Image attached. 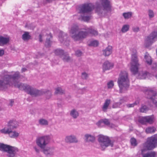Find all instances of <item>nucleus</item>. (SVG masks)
<instances>
[{
    "instance_id": "48",
    "label": "nucleus",
    "mask_w": 157,
    "mask_h": 157,
    "mask_svg": "<svg viewBox=\"0 0 157 157\" xmlns=\"http://www.w3.org/2000/svg\"><path fill=\"white\" fill-rule=\"evenodd\" d=\"M90 16H82V20L84 21H87L90 19Z\"/></svg>"
},
{
    "instance_id": "12",
    "label": "nucleus",
    "mask_w": 157,
    "mask_h": 157,
    "mask_svg": "<svg viewBox=\"0 0 157 157\" xmlns=\"http://www.w3.org/2000/svg\"><path fill=\"white\" fill-rule=\"evenodd\" d=\"M13 129H6L4 128L0 130V132L4 134H8L9 136L12 138H17L19 136V133L15 131H13Z\"/></svg>"
},
{
    "instance_id": "59",
    "label": "nucleus",
    "mask_w": 157,
    "mask_h": 157,
    "mask_svg": "<svg viewBox=\"0 0 157 157\" xmlns=\"http://www.w3.org/2000/svg\"><path fill=\"white\" fill-rule=\"evenodd\" d=\"M14 101L12 99L10 100L9 105L11 106H12L14 103Z\"/></svg>"
},
{
    "instance_id": "20",
    "label": "nucleus",
    "mask_w": 157,
    "mask_h": 157,
    "mask_svg": "<svg viewBox=\"0 0 157 157\" xmlns=\"http://www.w3.org/2000/svg\"><path fill=\"white\" fill-rule=\"evenodd\" d=\"M113 66V63L109 62V61H105L102 65L103 71L109 70L112 69Z\"/></svg>"
},
{
    "instance_id": "36",
    "label": "nucleus",
    "mask_w": 157,
    "mask_h": 157,
    "mask_svg": "<svg viewBox=\"0 0 157 157\" xmlns=\"http://www.w3.org/2000/svg\"><path fill=\"white\" fill-rule=\"evenodd\" d=\"M98 123H100V124L104 123L107 125H109L110 124V123L109 120L107 119H104L101 120L99 121Z\"/></svg>"
},
{
    "instance_id": "14",
    "label": "nucleus",
    "mask_w": 157,
    "mask_h": 157,
    "mask_svg": "<svg viewBox=\"0 0 157 157\" xmlns=\"http://www.w3.org/2000/svg\"><path fill=\"white\" fill-rule=\"evenodd\" d=\"M101 5L104 9L108 12H111L112 11V5L110 0H100Z\"/></svg>"
},
{
    "instance_id": "1",
    "label": "nucleus",
    "mask_w": 157,
    "mask_h": 157,
    "mask_svg": "<svg viewBox=\"0 0 157 157\" xmlns=\"http://www.w3.org/2000/svg\"><path fill=\"white\" fill-rule=\"evenodd\" d=\"M157 146V135H155L147 139V141L144 144V148L141 150V155L143 157H155L156 153L154 151L144 152L145 150H151Z\"/></svg>"
},
{
    "instance_id": "2",
    "label": "nucleus",
    "mask_w": 157,
    "mask_h": 157,
    "mask_svg": "<svg viewBox=\"0 0 157 157\" xmlns=\"http://www.w3.org/2000/svg\"><path fill=\"white\" fill-rule=\"evenodd\" d=\"M21 75L18 71L15 72L13 75H5L2 78L3 80H0V89L3 90L7 87L8 85H14L15 82L20 78Z\"/></svg>"
},
{
    "instance_id": "8",
    "label": "nucleus",
    "mask_w": 157,
    "mask_h": 157,
    "mask_svg": "<svg viewBox=\"0 0 157 157\" xmlns=\"http://www.w3.org/2000/svg\"><path fill=\"white\" fill-rule=\"evenodd\" d=\"M50 139V138L49 136L38 137L36 140V144L41 149H44L49 142Z\"/></svg>"
},
{
    "instance_id": "16",
    "label": "nucleus",
    "mask_w": 157,
    "mask_h": 157,
    "mask_svg": "<svg viewBox=\"0 0 157 157\" xmlns=\"http://www.w3.org/2000/svg\"><path fill=\"white\" fill-rule=\"evenodd\" d=\"M145 94L146 95L147 98L151 100L155 98V97L157 95V93L156 92L152 89L147 90L145 92Z\"/></svg>"
},
{
    "instance_id": "19",
    "label": "nucleus",
    "mask_w": 157,
    "mask_h": 157,
    "mask_svg": "<svg viewBox=\"0 0 157 157\" xmlns=\"http://www.w3.org/2000/svg\"><path fill=\"white\" fill-rule=\"evenodd\" d=\"M65 141L67 143H77L78 140L76 137L74 135L68 136L66 137L65 139Z\"/></svg>"
},
{
    "instance_id": "46",
    "label": "nucleus",
    "mask_w": 157,
    "mask_h": 157,
    "mask_svg": "<svg viewBox=\"0 0 157 157\" xmlns=\"http://www.w3.org/2000/svg\"><path fill=\"white\" fill-rule=\"evenodd\" d=\"M132 146H136L137 145L136 141V139L134 138H132L130 140Z\"/></svg>"
},
{
    "instance_id": "47",
    "label": "nucleus",
    "mask_w": 157,
    "mask_h": 157,
    "mask_svg": "<svg viewBox=\"0 0 157 157\" xmlns=\"http://www.w3.org/2000/svg\"><path fill=\"white\" fill-rule=\"evenodd\" d=\"M139 103V102L138 101H136L133 103L127 104L126 106L128 108L132 107H133L135 105L138 104Z\"/></svg>"
},
{
    "instance_id": "38",
    "label": "nucleus",
    "mask_w": 157,
    "mask_h": 157,
    "mask_svg": "<svg viewBox=\"0 0 157 157\" xmlns=\"http://www.w3.org/2000/svg\"><path fill=\"white\" fill-rule=\"evenodd\" d=\"M146 123H148L149 124H152L153 122V118L151 116H148L146 117Z\"/></svg>"
},
{
    "instance_id": "61",
    "label": "nucleus",
    "mask_w": 157,
    "mask_h": 157,
    "mask_svg": "<svg viewBox=\"0 0 157 157\" xmlns=\"http://www.w3.org/2000/svg\"><path fill=\"white\" fill-rule=\"evenodd\" d=\"M27 70V69L26 68H22V69L21 70V71L22 72H23Z\"/></svg>"
},
{
    "instance_id": "32",
    "label": "nucleus",
    "mask_w": 157,
    "mask_h": 157,
    "mask_svg": "<svg viewBox=\"0 0 157 157\" xmlns=\"http://www.w3.org/2000/svg\"><path fill=\"white\" fill-rule=\"evenodd\" d=\"M156 130V128L154 127H148L146 128L145 132L147 133H152L154 132Z\"/></svg>"
},
{
    "instance_id": "6",
    "label": "nucleus",
    "mask_w": 157,
    "mask_h": 157,
    "mask_svg": "<svg viewBox=\"0 0 157 157\" xmlns=\"http://www.w3.org/2000/svg\"><path fill=\"white\" fill-rule=\"evenodd\" d=\"M98 141L102 150H104L106 147L109 146L113 147V142L108 137L102 135L98 136Z\"/></svg>"
},
{
    "instance_id": "56",
    "label": "nucleus",
    "mask_w": 157,
    "mask_h": 157,
    "mask_svg": "<svg viewBox=\"0 0 157 157\" xmlns=\"http://www.w3.org/2000/svg\"><path fill=\"white\" fill-rule=\"evenodd\" d=\"M132 30L134 32H137L139 30V28L138 27H133L132 28Z\"/></svg>"
},
{
    "instance_id": "23",
    "label": "nucleus",
    "mask_w": 157,
    "mask_h": 157,
    "mask_svg": "<svg viewBox=\"0 0 157 157\" xmlns=\"http://www.w3.org/2000/svg\"><path fill=\"white\" fill-rule=\"evenodd\" d=\"M79 30V28L78 26L75 25H73L70 30V33L72 34H76V33Z\"/></svg>"
},
{
    "instance_id": "30",
    "label": "nucleus",
    "mask_w": 157,
    "mask_h": 157,
    "mask_svg": "<svg viewBox=\"0 0 157 157\" xmlns=\"http://www.w3.org/2000/svg\"><path fill=\"white\" fill-rule=\"evenodd\" d=\"M64 51L62 49L58 48L55 49L54 51V53L56 56H59L60 57L64 53Z\"/></svg>"
},
{
    "instance_id": "10",
    "label": "nucleus",
    "mask_w": 157,
    "mask_h": 157,
    "mask_svg": "<svg viewBox=\"0 0 157 157\" xmlns=\"http://www.w3.org/2000/svg\"><path fill=\"white\" fill-rule=\"evenodd\" d=\"M26 92L31 95L36 97L43 95L45 93L44 91L38 90L30 86L26 91Z\"/></svg>"
},
{
    "instance_id": "17",
    "label": "nucleus",
    "mask_w": 157,
    "mask_h": 157,
    "mask_svg": "<svg viewBox=\"0 0 157 157\" xmlns=\"http://www.w3.org/2000/svg\"><path fill=\"white\" fill-rule=\"evenodd\" d=\"M42 151L47 156L51 157L54 155V148L53 147H48L43 149Z\"/></svg>"
},
{
    "instance_id": "13",
    "label": "nucleus",
    "mask_w": 157,
    "mask_h": 157,
    "mask_svg": "<svg viewBox=\"0 0 157 157\" xmlns=\"http://www.w3.org/2000/svg\"><path fill=\"white\" fill-rule=\"evenodd\" d=\"M59 40L63 44L68 46L69 45V41L68 39L67 35L63 32H60L59 36Z\"/></svg>"
},
{
    "instance_id": "31",
    "label": "nucleus",
    "mask_w": 157,
    "mask_h": 157,
    "mask_svg": "<svg viewBox=\"0 0 157 157\" xmlns=\"http://www.w3.org/2000/svg\"><path fill=\"white\" fill-rule=\"evenodd\" d=\"M70 115L74 118L76 119L78 116V112L75 109H73L71 111Z\"/></svg>"
},
{
    "instance_id": "58",
    "label": "nucleus",
    "mask_w": 157,
    "mask_h": 157,
    "mask_svg": "<svg viewBox=\"0 0 157 157\" xmlns=\"http://www.w3.org/2000/svg\"><path fill=\"white\" fill-rule=\"evenodd\" d=\"M155 98H154L152 100V101L153 102V103L155 104V105L157 106V101L155 99Z\"/></svg>"
},
{
    "instance_id": "11",
    "label": "nucleus",
    "mask_w": 157,
    "mask_h": 157,
    "mask_svg": "<svg viewBox=\"0 0 157 157\" xmlns=\"http://www.w3.org/2000/svg\"><path fill=\"white\" fill-rule=\"evenodd\" d=\"M88 36V33L86 30L80 31L77 34L72 36L71 37L75 41H78L85 38Z\"/></svg>"
},
{
    "instance_id": "24",
    "label": "nucleus",
    "mask_w": 157,
    "mask_h": 157,
    "mask_svg": "<svg viewBox=\"0 0 157 157\" xmlns=\"http://www.w3.org/2000/svg\"><path fill=\"white\" fill-rule=\"evenodd\" d=\"M144 59L145 62L149 65H151L152 63V60L149 54L146 52L144 56Z\"/></svg>"
},
{
    "instance_id": "18",
    "label": "nucleus",
    "mask_w": 157,
    "mask_h": 157,
    "mask_svg": "<svg viewBox=\"0 0 157 157\" xmlns=\"http://www.w3.org/2000/svg\"><path fill=\"white\" fill-rule=\"evenodd\" d=\"M16 87L18 88L20 90H23L26 92L29 87V85L21 82H15L13 85Z\"/></svg>"
},
{
    "instance_id": "5",
    "label": "nucleus",
    "mask_w": 157,
    "mask_h": 157,
    "mask_svg": "<svg viewBox=\"0 0 157 157\" xmlns=\"http://www.w3.org/2000/svg\"><path fill=\"white\" fill-rule=\"evenodd\" d=\"M140 64L138 63L137 52L134 50L132 54L131 61V62L130 71L132 74L135 75L137 74L138 71V68Z\"/></svg>"
},
{
    "instance_id": "27",
    "label": "nucleus",
    "mask_w": 157,
    "mask_h": 157,
    "mask_svg": "<svg viewBox=\"0 0 157 157\" xmlns=\"http://www.w3.org/2000/svg\"><path fill=\"white\" fill-rule=\"evenodd\" d=\"M47 37L46 38L45 43V45L47 47H50L51 45L52 41L50 40V38L52 37V35L50 34L47 35Z\"/></svg>"
},
{
    "instance_id": "29",
    "label": "nucleus",
    "mask_w": 157,
    "mask_h": 157,
    "mask_svg": "<svg viewBox=\"0 0 157 157\" xmlns=\"http://www.w3.org/2000/svg\"><path fill=\"white\" fill-rule=\"evenodd\" d=\"M31 37L28 32H25L22 35V39L24 40H27L30 39Z\"/></svg>"
},
{
    "instance_id": "21",
    "label": "nucleus",
    "mask_w": 157,
    "mask_h": 157,
    "mask_svg": "<svg viewBox=\"0 0 157 157\" xmlns=\"http://www.w3.org/2000/svg\"><path fill=\"white\" fill-rule=\"evenodd\" d=\"M82 29L86 30L87 32L88 33V36L89 34H91L94 36H96L98 34V32L96 30H94L91 28H89L85 27L82 28Z\"/></svg>"
},
{
    "instance_id": "45",
    "label": "nucleus",
    "mask_w": 157,
    "mask_h": 157,
    "mask_svg": "<svg viewBox=\"0 0 157 157\" xmlns=\"http://www.w3.org/2000/svg\"><path fill=\"white\" fill-rule=\"evenodd\" d=\"M148 110L147 107L146 105H143L141 107L140 111L141 112H146Z\"/></svg>"
},
{
    "instance_id": "62",
    "label": "nucleus",
    "mask_w": 157,
    "mask_h": 157,
    "mask_svg": "<svg viewBox=\"0 0 157 157\" xmlns=\"http://www.w3.org/2000/svg\"><path fill=\"white\" fill-rule=\"evenodd\" d=\"M84 89V90H86V89L85 88Z\"/></svg>"
},
{
    "instance_id": "34",
    "label": "nucleus",
    "mask_w": 157,
    "mask_h": 157,
    "mask_svg": "<svg viewBox=\"0 0 157 157\" xmlns=\"http://www.w3.org/2000/svg\"><path fill=\"white\" fill-rule=\"evenodd\" d=\"M103 10L100 5L97 6L96 8L95 11L99 15L102 14L103 12Z\"/></svg>"
},
{
    "instance_id": "41",
    "label": "nucleus",
    "mask_w": 157,
    "mask_h": 157,
    "mask_svg": "<svg viewBox=\"0 0 157 157\" xmlns=\"http://www.w3.org/2000/svg\"><path fill=\"white\" fill-rule=\"evenodd\" d=\"M139 123L142 124H146V117L140 118L138 120Z\"/></svg>"
},
{
    "instance_id": "35",
    "label": "nucleus",
    "mask_w": 157,
    "mask_h": 157,
    "mask_svg": "<svg viewBox=\"0 0 157 157\" xmlns=\"http://www.w3.org/2000/svg\"><path fill=\"white\" fill-rule=\"evenodd\" d=\"M151 70L152 72L153 73V75H155L157 74H155L154 73V72H156L157 69V64L156 63H153L151 66Z\"/></svg>"
},
{
    "instance_id": "52",
    "label": "nucleus",
    "mask_w": 157,
    "mask_h": 157,
    "mask_svg": "<svg viewBox=\"0 0 157 157\" xmlns=\"http://www.w3.org/2000/svg\"><path fill=\"white\" fill-rule=\"evenodd\" d=\"M88 77V74L85 72H83L82 74V78L84 79H86Z\"/></svg>"
},
{
    "instance_id": "9",
    "label": "nucleus",
    "mask_w": 157,
    "mask_h": 157,
    "mask_svg": "<svg viewBox=\"0 0 157 157\" xmlns=\"http://www.w3.org/2000/svg\"><path fill=\"white\" fill-rule=\"evenodd\" d=\"M94 8V5L91 3H86L80 7L79 13H84L90 12Z\"/></svg>"
},
{
    "instance_id": "50",
    "label": "nucleus",
    "mask_w": 157,
    "mask_h": 157,
    "mask_svg": "<svg viewBox=\"0 0 157 157\" xmlns=\"http://www.w3.org/2000/svg\"><path fill=\"white\" fill-rule=\"evenodd\" d=\"M120 105V103H119V102H115L113 105L112 107L113 108H119Z\"/></svg>"
},
{
    "instance_id": "51",
    "label": "nucleus",
    "mask_w": 157,
    "mask_h": 157,
    "mask_svg": "<svg viewBox=\"0 0 157 157\" xmlns=\"http://www.w3.org/2000/svg\"><path fill=\"white\" fill-rule=\"evenodd\" d=\"M113 86V82L112 81H111L107 83V86L108 88H112Z\"/></svg>"
},
{
    "instance_id": "57",
    "label": "nucleus",
    "mask_w": 157,
    "mask_h": 157,
    "mask_svg": "<svg viewBox=\"0 0 157 157\" xmlns=\"http://www.w3.org/2000/svg\"><path fill=\"white\" fill-rule=\"evenodd\" d=\"M125 101L124 98H121L120 99L119 101V103H120L121 105Z\"/></svg>"
},
{
    "instance_id": "4",
    "label": "nucleus",
    "mask_w": 157,
    "mask_h": 157,
    "mask_svg": "<svg viewBox=\"0 0 157 157\" xmlns=\"http://www.w3.org/2000/svg\"><path fill=\"white\" fill-rule=\"evenodd\" d=\"M0 151L6 152L7 157H16L19 150L16 147L0 143Z\"/></svg>"
},
{
    "instance_id": "40",
    "label": "nucleus",
    "mask_w": 157,
    "mask_h": 157,
    "mask_svg": "<svg viewBox=\"0 0 157 157\" xmlns=\"http://www.w3.org/2000/svg\"><path fill=\"white\" fill-rule=\"evenodd\" d=\"M43 91H44L45 93L43 94H45L46 96V98L47 99H49L52 96V92L50 91L49 90H43Z\"/></svg>"
},
{
    "instance_id": "33",
    "label": "nucleus",
    "mask_w": 157,
    "mask_h": 157,
    "mask_svg": "<svg viewBox=\"0 0 157 157\" xmlns=\"http://www.w3.org/2000/svg\"><path fill=\"white\" fill-rule=\"evenodd\" d=\"M64 93V90H63L61 87H58L56 89L55 94H62Z\"/></svg>"
},
{
    "instance_id": "39",
    "label": "nucleus",
    "mask_w": 157,
    "mask_h": 157,
    "mask_svg": "<svg viewBox=\"0 0 157 157\" xmlns=\"http://www.w3.org/2000/svg\"><path fill=\"white\" fill-rule=\"evenodd\" d=\"M132 15L131 12L124 13L123 14V16L125 19H128L130 18Z\"/></svg>"
},
{
    "instance_id": "43",
    "label": "nucleus",
    "mask_w": 157,
    "mask_h": 157,
    "mask_svg": "<svg viewBox=\"0 0 157 157\" xmlns=\"http://www.w3.org/2000/svg\"><path fill=\"white\" fill-rule=\"evenodd\" d=\"M129 28V26L128 25H125L122 27L121 31L123 33H125L127 31Z\"/></svg>"
},
{
    "instance_id": "3",
    "label": "nucleus",
    "mask_w": 157,
    "mask_h": 157,
    "mask_svg": "<svg viewBox=\"0 0 157 157\" xmlns=\"http://www.w3.org/2000/svg\"><path fill=\"white\" fill-rule=\"evenodd\" d=\"M117 82L120 88V93L124 92L129 86L128 74L125 71H121L119 75Z\"/></svg>"
},
{
    "instance_id": "28",
    "label": "nucleus",
    "mask_w": 157,
    "mask_h": 157,
    "mask_svg": "<svg viewBox=\"0 0 157 157\" xmlns=\"http://www.w3.org/2000/svg\"><path fill=\"white\" fill-rule=\"evenodd\" d=\"M64 62H68L70 59V57L68 54L67 52H64L63 54L60 57Z\"/></svg>"
},
{
    "instance_id": "60",
    "label": "nucleus",
    "mask_w": 157,
    "mask_h": 157,
    "mask_svg": "<svg viewBox=\"0 0 157 157\" xmlns=\"http://www.w3.org/2000/svg\"><path fill=\"white\" fill-rule=\"evenodd\" d=\"M4 51L3 50H0V56H2L4 54Z\"/></svg>"
},
{
    "instance_id": "22",
    "label": "nucleus",
    "mask_w": 157,
    "mask_h": 157,
    "mask_svg": "<svg viewBox=\"0 0 157 157\" xmlns=\"http://www.w3.org/2000/svg\"><path fill=\"white\" fill-rule=\"evenodd\" d=\"M112 48L111 46H108L105 49L103 50V54L105 56H108L112 52Z\"/></svg>"
},
{
    "instance_id": "25",
    "label": "nucleus",
    "mask_w": 157,
    "mask_h": 157,
    "mask_svg": "<svg viewBox=\"0 0 157 157\" xmlns=\"http://www.w3.org/2000/svg\"><path fill=\"white\" fill-rule=\"evenodd\" d=\"M85 141L86 142H93L95 140V137L89 134L85 135Z\"/></svg>"
},
{
    "instance_id": "54",
    "label": "nucleus",
    "mask_w": 157,
    "mask_h": 157,
    "mask_svg": "<svg viewBox=\"0 0 157 157\" xmlns=\"http://www.w3.org/2000/svg\"><path fill=\"white\" fill-rule=\"evenodd\" d=\"M44 36V34H40L39 35V41L40 42H42L43 41L42 37Z\"/></svg>"
},
{
    "instance_id": "7",
    "label": "nucleus",
    "mask_w": 157,
    "mask_h": 157,
    "mask_svg": "<svg viewBox=\"0 0 157 157\" xmlns=\"http://www.w3.org/2000/svg\"><path fill=\"white\" fill-rule=\"evenodd\" d=\"M156 40H157V31H154L146 37L144 40V45L146 47H148Z\"/></svg>"
},
{
    "instance_id": "26",
    "label": "nucleus",
    "mask_w": 157,
    "mask_h": 157,
    "mask_svg": "<svg viewBox=\"0 0 157 157\" xmlns=\"http://www.w3.org/2000/svg\"><path fill=\"white\" fill-rule=\"evenodd\" d=\"M110 101L111 100L109 99H107L105 101L102 107V110L104 112H105L106 111V110L108 108V107L110 103Z\"/></svg>"
},
{
    "instance_id": "55",
    "label": "nucleus",
    "mask_w": 157,
    "mask_h": 157,
    "mask_svg": "<svg viewBox=\"0 0 157 157\" xmlns=\"http://www.w3.org/2000/svg\"><path fill=\"white\" fill-rule=\"evenodd\" d=\"M33 148L36 152L39 153L40 152V149L38 147L36 146H34L33 147Z\"/></svg>"
},
{
    "instance_id": "44",
    "label": "nucleus",
    "mask_w": 157,
    "mask_h": 157,
    "mask_svg": "<svg viewBox=\"0 0 157 157\" xmlns=\"http://www.w3.org/2000/svg\"><path fill=\"white\" fill-rule=\"evenodd\" d=\"M98 42L97 40H94L91 42L90 44H89L90 46H93L96 47L98 46Z\"/></svg>"
},
{
    "instance_id": "37",
    "label": "nucleus",
    "mask_w": 157,
    "mask_h": 157,
    "mask_svg": "<svg viewBox=\"0 0 157 157\" xmlns=\"http://www.w3.org/2000/svg\"><path fill=\"white\" fill-rule=\"evenodd\" d=\"M39 123L43 125H47L48 124V121L44 119H41L39 121Z\"/></svg>"
},
{
    "instance_id": "15",
    "label": "nucleus",
    "mask_w": 157,
    "mask_h": 157,
    "mask_svg": "<svg viewBox=\"0 0 157 157\" xmlns=\"http://www.w3.org/2000/svg\"><path fill=\"white\" fill-rule=\"evenodd\" d=\"M18 126V123L15 120H10L7 124V128L6 129H14L17 128Z\"/></svg>"
},
{
    "instance_id": "49",
    "label": "nucleus",
    "mask_w": 157,
    "mask_h": 157,
    "mask_svg": "<svg viewBox=\"0 0 157 157\" xmlns=\"http://www.w3.org/2000/svg\"><path fill=\"white\" fill-rule=\"evenodd\" d=\"M75 54L77 57H80L82 55V53L80 50H78L75 52Z\"/></svg>"
},
{
    "instance_id": "53",
    "label": "nucleus",
    "mask_w": 157,
    "mask_h": 157,
    "mask_svg": "<svg viewBox=\"0 0 157 157\" xmlns=\"http://www.w3.org/2000/svg\"><path fill=\"white\" fill-rule=\"evenodd\" d=\"M148 15L150 18H152L154 16V14L153 11L149 10H148Z\"/></svg>"
},
{
    "instance_id": "42",
    "label": "nucleus",
    "mask_w": 157,
    "mask_h": 157,
    "mask_svg": "<svg viewBox=\"0 0 157 157\" xmlns=\"http://www.w3.org/2000/svg\"><path fill=\"white\" fill-rule=\"evenodd\" d=\"M148 73L147 72H143L140 74V78L142 79H144L146 78Z\"/></svg>"
}]
</instances>
